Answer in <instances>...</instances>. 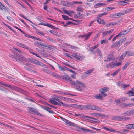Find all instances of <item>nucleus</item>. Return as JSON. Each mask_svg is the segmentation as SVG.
Wrapping results in <instances>:
<instances>
[{"instance_id":"f257e3e1","label":"nucleus","mask_w":134,"mask_h":134,"mask_svg":"<svg viewBox=\"0 0 134 134\" xmlns=\"http://www.w3.org/2000/svg\"><path fill=\"white\" fill-rule=\"evenodd\" d=\"M14 55L10 54L9 55V56L10 58L20 62L26 60V59L25 57L18 53L14 52Z\"/></svg>"},{"instance_id":"f03ea898","label":"nucleus","mask_w":134,"mask_h":134,"mask_svg":"<svg viewBox=\"0 0 134 134\" xmlns=\"http://www.w3.org/2000/svg\"><path fill=\"white\" fill-rule=\"evenodd\" d=\"M126 40V38L124 37L118 41L115 42L113 43L111 46V48H118Z\"/></svg>"},{"instance_id":"7ed1b4c3","label":"nucleus","mask_w":134,"mask_h":134,"mask_svg":"<svg viewBox=\"0 0 134 134\" xmlns=\"http://www.w3.org/2000/svg\"><path fill=\"white\" fill-rule=\"evenodd\" d=\"M72 83H73L71 84V85L75 86L77 90L80 91L82 90L84 84L82 83L81 82L79 81H73Z\"/></svg>"},{"instance_id":"20e7f679","label":"nucleus","mask_w":134,"mask_h":134,"mask_svg":"<svg viewBox=\"0 0 134 134\" xmlns=\"http://www.w3.org/2000/svg\"><path fill=\"white\" fill-rule=\"evenodd\" d=\"M61 78L64 79L66 81L69 82L71 85V84L73 83H72L73 81L72 80V78L67 74L63 75V76H60L59 79H61Z\"/></svg>"},{"instance_id":"39448f33","label":"nucleus","mask_w":134,"mask_h":134,"mask_svg":"<svg viewBox=\"0 0 134 134\" xmlns=\"http://www.w3.org/2000/svg\"><path fill=\"white\" fill-rule=\"evenodd\" d=\"M84 118L87 120H90L91 122H97L99 123L100 121L98 119H97L93 117H92L88 116H85L84 117Z\"/></svg>"},{"instance_id":"423d86ee","label":"nucleus","mask_w":134,"mask_h":134,"mask_svg":"<svg viewBox=\"0 0 134 134\" xmlns=\"http://www.w3.org/2000/svg\"><path fill=\"white\" fill-rule=\"evenodd\" d=\"M16 44L18 46L27 50L29 52V51H30V50H31V48L28 47L26 45L19 42H17Z\"/></svg>"},{"instance_id":"0eeeda50","label":"nucleus","mask_w":134,"mask_h":134,"mask_svg":"<svg viewBox=\"0 0 134 134\" xmlns=\"http://www.w3.org/2000/svg\"><path fill=\"white\" fill-rule=\"evenodd\" d=\"M1 85L4 86H5L7 87H9L12 88H16L18 89V90L22 92L24 91L23 90H22L21 88L17 87L15 86H12L11 85H9L7 84L4 83H1Z\"/></svg>"},{"instance_id":"6e6552de","label":"nucleus","mask_w":134,"mask_h":134,"mask_svg":"<svg viewBox=\"0 0 134 134\" xmlns=\"http://www.w3.org/2000/svg\"><path fill=\"white\" fill-rule=\"evenodd\" d=\"M109 88H108L104 87L102 89H100L101 91L100 92V94L103 97H106L107 95L105 93V92L108 90Z\"/></svg>"},{"instance_id":"1a4fd4ad","label":"nucleus","mask_w":134,"mask_h":134,"mask_svg":"<svg viewBox=\"0 0 134 134\" xmlns=\"http://www.w3.org/2000/svg\"><path fill=\"white\" fill-rule=\"evenodd\" d=\"M29 110L31 111L36 114L37 115H42L37 110L34 108L32 107H28Z\"/></svg>"},{"instance_id":"9d476101","label":"nucleus","mask_w":134,"mask_h":134,"mask_svg":"<svg viewBox=\"0 0 134 134\" xmlns=\"http://www.w3.org/2000/svg\"><path fill=\"white\" fill-rule=\"evenodd\" d=\"M38 25H42L43 26H47L49 27L50 28H52L53 29H58V28L56 27H54L53 25H51L50 24H49V23H47V24H45L44 23H40L38 24Z\"/></svg>"},{"instance_id":"9b49d317","label":"nucleus","mask_w":134,"mask_h":134,"mask_svg":"<svg viewBox=\"0 0 134 134\" xmlns=\"http://www.w3.org/2000/svg\"><path fill=\"white\" fill-rule=\"evenodd\" d=\"M92 32H91L90 33L88 32L83 35H80L79 36V37H81L82 38H83L85 37V40H87L88 38Z\"/></svg>"},{"instance_id":"f8f14e48","label":"nucleus","mask_w":134,"mask_h":134,"mask_svg":"<svg viewBox=\"0 0 134 134\" xmlns=\"http://www.w3.org/2000/svg\"><path fill=\"white\" fill-rule=\"evenodd\" d=\"M78 128L79 130L83 131L85 132H90L91 133L92 132V131L90 130L85 128L83 127H78Z\"/></svg>"},{"instance_id":"ddd939ff","label":"nucleus","mask_w":134,"mask_h":134,"mask_svg":"<svg viewBox=\"0 0 134 134\" xmlns=\"http://www.w3.org/2000/svg\"><path fill=\"white\" fill-rule=\"evenodd\" d=\"M128 13V11L127 10H125L124 11L123 13L120 12L118 13H115L116 17H120L122 15H123L126 14Z\"/></svg>"},{"instance_id":"4468645a","label":"nucleus","mask_w":134,"mask_h":134,"mask_svg":"<svg viewBox=\"0 0 134 134\" xmlns=\"http://www.w3.org/2000/svg\"><path fill=\"white\" fill-rule=\"evenodd\" d=\"M93 115L96 117H104L105 115L103 114H101L99 113H93Z\"/></svg>"},{"instance_id":"2eb2a0df","label":"nucleus","mask_w":134,"mask_h":134,"mask_svg":"<svg viewBox=\"0 0 134 134\" xmlns=\"http://www.w3.org/2000/svg\"><path fill=\"white\" fill-rule=\"evenodd\" d=\"M34 44L37 46H38L40 45H41V46L50 48L49 46L48 47L46 46L44 43L41 42H38L37 41H36V42L34 43Z\"/></svg>"},{"instance_id":"dca6fc26","label":"nucleus","mask_w":134,"mask_h":134,"mask_svg":"<svg viewBox=\"0 0 134 134\" xmlns=\"http://www.w3.org/2000/svg\"><path fill=\"white\" fill-rule=\"evenodd\" d=\"M107 59H108L109 61L113 60L115 59V57L114 56L113 53H110L108 55Z\"/></svg>"},{"instance_id":"f3484780","label":"nucleus","mask_w":134,"mask_h":134,"mask_svg":"<svg viewBox=\"0 0 134 134\" xmlns=\"http://www.w3.org/2000/svg\"><path fill=\"white\" fill-rule=\"evenodd\" d=\"M52 99L53 100H55L56 101H57L61 103L62 104V105L63 106H69L68 104H65V103H63V102H62L59 99H58L57 98H52Z\"/></svg>"},{"instance_id":"a211bd4d","label":"nucleus","mask_w":134,"mask_h":134,"mask_svg":"<svg viewBox=\"0 0 134 134\" xmlns=\"http://www.w3.org/2000/svg\"><path fill=\"white\" fill-rule=\"evenodd\" d=\"M125 128L129 129H134V124H129L125 126Z\"/></svg>"},{"instance_id":"6ab92c4d","label":"nucleus","mask_w":134,"mask_h":134,"mask_svg":"<svg viewBox=\"0 0 134 134\" xmlns=\"http://www.w3.org/2000/svg\"><path fill=\"white\" fill-rule=\"evenodd\" d=\"M60 3L63 6H69V5L70 2L69 1H63L61 2Z\"/></svg>"},{"instance_id":"aec40b11","label":"nucleus","mask_w":134,"mask_h":134,"mask_svg":"<svg viewBox=\"0 0 134 134\" xmlns=\"http://www.w3.org/2000/svg\"><path fill=\"white\" fill-rule=\"evenodd\" d=\"M63 11H64V13L67 14L69 16H71V15L74 14V12L73 11H67L66 10H63Z\"/></svg>"},{"instance_id":"412c9836","label":"nucleus","mask_w":134,"mask_h":134,"mask_svg":"<svg viewBox=\"0 0 134 134\" xmlns=\"http://www.w3.org/2000/svg\"><path fill=\"white\" fill-rule=\"evenodd\" d=\"M131 28H130L129 29L125 30L120 32L119 33H121L120 35L121 36L122 35H125L128 32H130L131 30Z\"/></svg>"},{"instance_id":"4be33fe9","label":"nucleus","mask_w":134,"mask_h":134,"mask_svg":"<svg viewBox=\"0 0 134 134\" xmlns=\"http://www.w3.org/2000/svg\"><path fill=\"white\" fill-rule=\"evenodd\" d=\"M65 123L68 125L76 127L77 125L76 124L70 122L68 120H67L65 122Z\"/></svg>"},{"instance_id":"5701e85b","label":"nucleus","mask_w":134,"mask_h":134,"mask_svg":"<svg viewBox=\"0 0 134 134\" xmlns=\"http://www.w3.org/2000/svg\"><path fill=\"white\" fill-rule=\"evenodd\" d=\"M102 127L103 129L113 133L115 132V130L113 129L112 128H109L104 126L103 127Z\"/></svg>"},{"instance_id":"b1692460","label":"nucleus","mask_w":134,"mask_h":134,"mask_svg":"<svg viewBox=\"0 0 134 134\" xmlns=\"http://www.w3.org/2000/svg\"><path fill=\"white\" fill-rule=\"evenodd\" d=\"M106 4L102 3H98L96 4L95 5V6H96V7L98 8L99 7H101L102 6H103L105 5Z\"/></svg>"},{"instance_id":"393cba45","label":"nucleus","mask_w":134,"mask_h":134,"mask_svg":"<svg viewBox=\"0 0 134 134\" xmlns=\"http://www.w3.org/2000/svg\"><path fill=\"white\" fill-rule=\"evenodd\" d=\"M120 121H126L129 120L130 119L129 117H126L122 116H120Z\"/></svg>"},{"instance_id":"a878e982","label":"nucleus","mask_w":134,"mask_h":134,"mask_svg":"<svg viewBox=\"0 0 134 134\" xmlns=\"http://www.w3.org/2000/svg\"><path fill=\"white\" fill-rule=\"evenodd\" d=\"M122 114L124 116H129L131 115L130 110L128 111L122 113Z\"/></svg>"},{"instance_id":"bb28decb","label":"nucleus","mask_w":134,"mask_h":134,"mask_svg":"<svg viewBox=\"0 0 134 134\" xmlns=\"http://www.w3.org/2000/svg\"><path fill=\"white\" fill-rule=\"evenodd\" d=\"M130 2L129 0H125L124 1H122L119 2L122 5H125L126 4V3L129 2Z\"/></svg>"},{"instance_id":"cd10ccee","label":"nucleus","mask_w":134,"mask_h":134,"mask_svg":"<svg viewBox=\"0 0 134 134\" xmlns=\"http://www.w3.org/2000/svg\"><path fill=\"white\" fill-rule=\"evenodd\" d=\"M121 34V33H119L118 35L115 36L112 39V42H114L117 39L118 37H121V36L120 35Z\"/></svg>"},{"instance_id":"c85d7f7f","label":"nucleus","mask_w":134,"mask_h":134,"mask_svg":"<svg viewBox=\"0 0 134 134\" xmlns=\"http://www.w3.org/2000/svg\"><path fill=\"white\" fill-rule=\"evenodd\" d=\"M69 106H66V107H70L73 108H77L79 109H80V105L77 104H71L70 105H68Z\"/></svg>"},{"instance_id":"c756f323","label":"nucleus","mask_w":134,"mask_h":134,"mask_svg":"<svg viewBox=\"0 0 134 134\" xmlns=\"http://www.w3.org/2000/svg\"><path fill=\"white\" fill-rule=\"evenodd\" d=\"M94 70V68H92L86 71L85 72L86 74L90 75L91 73Z\"/></svg>"},{"instance_id":"7c9ffc66","label":"nucleus","mask_w":134,"mask_h":134,"mask_svg":"<svg viewBox=\"0 0 134 134\" xmlns=\"http://www.w3.org/2000/svg\"><path fill=\"white\" fill-rule=\"evenodd\" d=\"M117 23L116 22H111L110 23H108V24H107L106 25V26L108 27H109L111 25H116L117 24Z\"/></svg>"},{"instance_id":"2f4dec72","label":"nucleus","mask_w":134,"mask_h":134,"mask_svg":"<svg viewBox=\"0 0 134 134\" xmlns=\"http://www.w3.org/2000/svg\"><path fill=\"white\" fill-rule=\"evenodd\" d=\"M128 93L129 94V96H134V90H132L129 91L128 92Z\"/></svg>"},{"instance_id":"473e14b6","label":"nucleus","mask_w":134,"mask_h":134,"mask_svg":"<svg viewBox=\"0 0 134 134\" xmlns=\"http://www.w3.org/2000/svg\"><path fill=\"white\" fill-rule=\"evenodd\" d=\"M84 58L83 56H79L77 55L75 59H76L78 60H81Z\"/></svg>"},{"instance_id":"72a5a7b5","label":"nucleus","mask_w":134,"mask_h":134,"mask_svg":"<svg viewBox=\"0 0 134 134\" xmlns=\"http://www.w3.org/2000/svg\"><path fill=\"white\" fill-rule=\"evenodd\" d=\"M47 40L48 41L51 42L52 43H56V40L55 39H53L51 38H49L47 39Z\"/></svg>"},{"instance_id":"f704fd0d","label":"nucleus","mask_w":134,"mask_h":134,"mask_svg":"<svg viewBox=\"0 0 134 134\" xmlns=\"http://www.w3.org/2000/svg\"><path fill=\"white\" fill-rule=\"evenodd\" d=\"M115 63H114L112 64L109 63L106 65V67L107 68H109L110 67H111V68H113V67L114 66Z\"/></svg>"},{"instance_id":"c9c22d12","label":"nucleus","mask_w":134,"mask_h":134,"mask_svg":"<svg viewBox=\"0 0 134 134\" xmlns=\"http://www.w3.org/2000/svg\"><path fill=\"white\" fill-rule=\"evenodd\" d=\"M97 20L99 24H105V22L102 19H98Z\"/></svg>"},{"instance_id":"e433bc0d","label":"nucleus","mask_w":134,"mask_h":134,"mask_svg":"<svg viewBox=\"0 0 134 134\" xmlns=\"http://www.w3.org/2000/svg\"><path fill=\"white\" fill-rule=\"evenodd\" d=\"M49 102L51 103H52L54 105H57L58 102H56L55 100H53L52 99H49Z\"/></svg>"},{"instance_id":"4c0bfd02","label":"nucleus","mask_w":134,"mask_h":134,"mask_svg":"<svg viewBox=\"0 0 134 134\" xmlns=\"http://www.w3.org/2000/svg\"><path fill=\"white\" fill-rule=\"evenodd\" d=\"M33 51H34V50L31 49V50H30V51H29V52L30 53H32V54H33L34 55H36V56L41 58L40 56H39L38 54H37L35 53L34 52H33Z\"/></svg>"},{"instance_id":"58836bf2","label":"nucleus","mask_w":134,"mask_h":134,"mask_svg":"<svg viewBox=\"0 0 134 134\" xmlns=\"http://www.w3.org/2000/svg\"><path fill=\"white\" fill-rule=\"evenodd\" d=\"M124 106L125 107L127 106L128 107H131L132 106H134V103H129L124 104Z\"/></svg>"},{"instance_id":"ea45409f","label":"nucleus","mask_w":134,"mask_h":134,"mask_svg":"<svg viewBox=\"0 0 134 134\" xmlns=\"http://www.w3.org/2000/svg\"><path fill=\"white\" fill-rule=\"evenodd\" d=\"M128 56H132L134 55V52H131L130 51H127Z\"/></svg>"},{"instance_id":"a19ab883","label":"nucleus","mask_w":134,"mask_h":134,"mask_svg":"<svg viewBox=\"0 0 134 134\" xmlns=\"http://www.w3.org/2000/svg\"><path fill=\"white\" fill-rule=\"evenodd\" d=\"M96 51L97 52V54L98 55L100 56L101 57H102V54L100 50L98 48L97 49Z\"/></svg>"},{"instance_id":"79ce46f5","label":"nucleus","mask_w":134,"mask_h":134,"mask_svg":"<svg viewBox=\"0 0 134 134\" xmlns=\"http://www.w3.org/2000/svg\"><path fill=\"white\" fill-rule=\"evenodd\" d=\"M41 70L42 71H44L46 73H51V71H50L48 69L42 68L41 69Z\"/></svg>"},{"instance_id":"37998d69","label":"nucleus","mask_w":134,"mask_h":134,"mask_svg":"<svg viewBox=\"0 0 134 134\" xmlns=\"http://www.w3.org/2000/svg\"><path fill=\"white\" fill-rule=\"evenodd\" d=\"M62 18L65 20H68L69 19V17L66 15H62Z\"/></svg>"},{"instance_id":"c03bdc74","label":"nucleus","mask_w":134,"mask_h":134,"mask_svg":"<svg viewBox=\"0 0 134 134\" xmlns=\"http://www.w3.org/2000/svg\"><path fill=\"white\" fill-rule=\"evenodd\" d=\"M107 43V39H105L104 40H102L100 42V43L102 44H105Z\"/></svg>"},{"instance_id":"a18cd8bd","label":"nucleus","mask_w":134,"mask_h":134,"mask_svg":"<svg viewBox=\"0 0 134 134\" xmlns=\"http://www.w3.org/2000/svg\"><path fill=\"white\" fill-rule=\"evenodd\" d=\"M102 95L100 94H99L98 95L96 96H95V98L97 99H102Z\"/></svg>"},{"instance_id":"49530a36","label":"nucleus","mask_w":134,"mask_h":134,"mask_svg":"<svg viewBox=\"0 0 134 134\" xmlns=\"http://www.w3.org/2000/svg\"><path fill=\"white\" fill-rule=\"evenodd\" d=\"M102 37H104L106 36L107 35H109V33L108 32V31H106L105 32H102Z\"/></svg>"},{"instance_id":"de8ad7c7","label":"nucleus","mask_w":134,"mask_h":134,"mask_svg":"<svg viewBox=\"0 0 134 134\" xmlns=\"http://www.w3.org/2000/svg\"><path fill=\"white\" fill-rule=\"evenodd\" d=\"M120 69H118L116 71L114 72L113 74L111 75L113 76H115V75H116L118 74V73L120 71Z\"/></svg>"},{"instance_id":"09e8293b","label":"nucleus","mask_w":134,"mask_h":134,"mask_svg":"<svg viewBox=\"0 0 134 134\" xmlns=\"http://www.w3.org/2000/svg\"><path fill=\"white\" fill-rule=\"evenodd\" d=\"M107 14V13H102L99 14L97 17L98 19H99L100 18L104 15H106Z\"/></svg>"},{"instance_id":"8fccbe9b","label":"nucleus","mask_w":134,"mask_h":134,"mask_svg":"<svg viewBox=\"0 0 134 134\" xmlns=\"http://www.w3.org/2000/svg\"><path fill=\"white\" fill-rule=\"evenodd\" d=\"M47 108H48L47 110V111L51 114H53L54 113L52 110H50V109H51V108L48 107H47Z\"/></svg>"},{"instance_id":"3c124183","label":"nucleus","mask_w":134,"mask_h":134,"mask_svg":"<svg viewBox=\"0 0 134 134\" xmlns=\"http://www.w3.org/2000/svg\"><path fill=\"white\" fill-rule=\"evenodd\" d=\"M64 67L65 68L66 70L70 72L73 73H75V72L74 71H73V70H71V69H69L67 67H66L65 66Z\"/></svg>"},{"instance_id":"603ef678","label":"nucleus","mask_w":134,"mask_h":134,"mask_svg":"<svg viewBox=\"0 0 134 134\" xmlns=\"http://www.w3.org/2000/svg\"><path fill=\"white\" fill-rule=\"evenodd\" d=\"M52 73V75H53L55 77H57V78L59 79V77H60V76L57 75L54 72H51Z\"/></svg>"},{"instance_id":"864d4df0","label":"nucleus","mask_w":134,"mask_h":134,"mask_svg":"<svg viewBox=\"0 0 134 134\" xmlns=\"http://www.w3.org/2000/svg\"><path fill=\"white\" fill-rule=\"evenodd\" d=\"M120 116H115L114 117L113 119L117 121H120Z\"/></svg>"},{"instance_id":"5fc2aeb1","label":"nucleus","mask_w":134,"mask_h":134,"mask_svg":"<svg viewBox=\"0 0 134 134\" xmlns=\"http://www.w3.org/2000/svg\"><path fill=\"white\" fill-rule=\"evenodd\" d=\"M80 109H82L84 110H86V106H83L82 105H80Z\"/></svg>"},{"instance_id":"6e6d98bb","label":"nucleus","mask_w":134,"mask_h":134,"mask_svg":"<svg viewBox=\"0 0 134 134\" xmlns=\"http://www.w3.org/2000/svg\"><path fill=\"white\" fill-rule=\"evenodd\" d=\"M0 3L1 5H2V6L7 11H9V9L7 7H6L3 4H2L1 2H0Z\"/></svg>"},{"instance_id":"4d7b16f0","label":"nucleus","mask_w":134,"mask_h":134,"mask_svg":"<svg viewBox=\"0 0 134 134\" xmlns=\"http://www.w3.org/2000/svg\"><path fill=\"white\" fill-rule=\"evenodd\" d=\"M115 102L118 105L119 104L122 102V101L120 98L116 100H115Z\"/></svg>"},{"instance_id":"13d9d810","label":"nucleus","mask_w":134,"mask_h":134,"mask_svg":"<svg viewBox=\"0 0 134 134\" xmlns=\"http://www.w3.org/2000/svg\"><path fill=\"white\" fill-rule=\"evenodd\" d=\"M58 67L60 70L61 71H64L65 70V68L64 67H63L59 65H58Z\"/></svg>"},{"instance_id":"bf43d9fd","label":"nucleus","mask_w":134,"mask_h":134,"mask_svg":"<svg viewBox=\"0 0 134 134\" xmlns=\"http://www.w3.org/2000/svg\"><path fill=\"white\" fill-rule=\"evenodd\" d=\"M83 8L81 7H77V8L76 10L77 11H83Z\"/></svg>"},{"instance_id":"052dcab7","label":"nucleus","mask_w":134,"mask_h":134,"mask_svg":"<svg viewBox=\"0 0 134 134\" xmlns=\"http://www.w3.org/2000/svg\"><path fill=\"white\" fill-rule=\"evenodd\" d=\"M97 46H95L93 47L90 48L89 49V51L91 52H92L97 48Z\"/></svg>"},{"instance_id":"680f3d73","label":"nucleus","mask_w":134,"mask_h":134,"mask_svg":"<svg viewBox=\"0 0 134 134\" xmlns=\"http://www.w3.org/2000/svg\"><path fill=\"white\" fill-rule=\"evenodd\" d=\"M86 110H88L91 109V105H87L86 106Z\"/></svg>"},{"instance_id":"e2e57ef3","label":"nucleus","mask_w":134,"mask_h":134,"mask_svg":"<svg viewBox=\"0 0 134 134\" xmlns=\"http://www.w3.org/2000/svg\"><path fill=\"white\" fill-rule=\"evenodd\" d=\"M95 110L100 112H102L103 111V110L101 109L99 107L97 106L96 107Z\"/></svg>"},{"instance_id":"0e129e2a","label":"nucleus","mask_w":134,"mask_h":134,"mask_svg":"<svg viewBox=\"0 0 134 134\" xmlns=\"http://www.w3.org/2000/svg\"><path fill=\"white\" fill-rule=\"evenodd\" d=\"M116 15L115 13L114 14H111L109 16V17L111 18H117V17H116Z\"/></svg>"},{"instance_id":"69168bd1","label":"nucleus","mask_w":134,"mask_h":134,"mask_svg":"<svg viewBox=\"0 0 134 134\" xmlns=\"http://www.w3.org/2000/svg\"><path fill=\"white\" fill-rule=\"evenodd\" d=\"M129 65V64L128 63H126L124 65L123 67V69H126L127 67V66H128Z\"/></svg>"},{"instance_id":"338daca9","label":"nucleus","mask_w":134,"mask_h":134,"mask_svg":"<svg viewBox=\"0 0 134 134\" xmlns=\"http://www.w3.org/2000/svg\"><path fill=\"white\" fill-rule=\"evenodd\" d=\"M38 65L44 67L46 68H47L45 64H44L43 63L41 62H40L38 64Z\"/></svg>"},{"instance_id":"774afa93","label":"nucleus","mask_w":134,"mask_h":134,"mask_svg":"<svg viewBox=\"0 0 134 134\" xmlns=\"http://www.w3.org/2000/svg\"><path fill=\"white\" fill-rule=\"evenodd\" d=\"M49 32L54 35H56L57 34V32L52 30H50Z\"/></svg>"}]
</instances>
